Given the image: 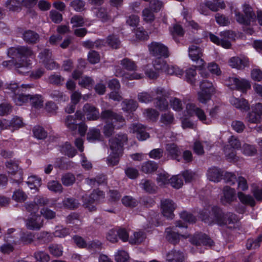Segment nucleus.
Listing matches in <instances>:
<instances>
[{
	"label": "nucleus",
	"instance_id": "c03bdc74",
	"mask_svg": "<svg viewBox=\"0 0 262 262\" xmlns=\"http://www.w3.org/2000/svg\"><path fill=\"white\" fill-rule=\"evenodd\" d=\"M171 35L176 41L178 42L177 36H182L184 34V31L182 27L179 25H174L170 30Z\"/></svg>",
	"mask_w": 262,
	"mask_h": 262
},
{
	"label": "nucleus",
	"instance_id": "7ed1b4c3",
	"mask_svg": "<svg viewBox=\"0 0 262 262\" xmlns=\"http://www.w3.org/2000/svg\"><path fill=\"white\" fill-rule=\"evenodd\" d=\"M102 120L105 121L103 133L106 137H110L114 133L115 128L119 129L125 124L122 116H102Z\"/></svg>",
	"mask_w": 262,
	"mask_h": 262
},
{
	"label": "nucleus",
	"instance_id": "a211bd4d",
	"mask_svg": "<svg viewBox=\"0 0 262 262\" xmlns=\"http://www.w3.org/2000/svg\"><path fill=\"white\" fill-rule=\"evenodd\" d=\"M27 228L31 230H39L43 225V220L39 215L29 217L25 221Z\"/></svg>",
	"mask_w": 262,
	"mask_h": 262
},
{
	"label": "nucleus",
	"instance_id": "052dcab7",
	"mask_svg": "<svg viewBox=\"0 0 262 262\" xmlns=\"http://www.w3.org/2000/svg\"><path fill=\"white\" fill-rule=\"evenodd\" d=\"M97 17L100 18L102 21L106 22L110 19L107 14L106 9L105 8L101 7L97 9L96 12Z\"/></svg>",
	"mask_w": 262,
	"mask_h": 262
},
{
	"label": "nucleus",
	"instance_id": "9d476101",
	"mask_svg": "<svg viewBox=\"0 0 262 262\" xmlns=\"http://www.w3.org/2000/svg\"><path fill=\"white\" fill-rule=\"evenodd\" d=\"M8 55L13 58L14 57L17 58L25 57L24 60H27L26 58L31 57L34 55L32 49L27 46H19L16 48H11L8 51Z\"/></svg>",
	"mask_w": 262,
	"mask_h": 262
},
{
	"label": "nucleus",
	"instance_id": "4be33fe9",
	"mask_svg": "<svg viewBox=\"0 0 262 262\" xmlns=\"http://www.w3.org/2000/svg\"><path fill=\"white\" fill-rule=\"evenodd\" d=\"M84 116H67L65 119V125L71 132H75L79 122L82 121Z\"/></svg>",
	"mask_w": 262,
	"mask_h": 262
},
{
	"label": "nucleus",
	"instance_id": "3c124183",
	"mask_svg": "<svg viewBox=\"0 0 262 262\" xmlns=\"http://www.w3.org/2000/svg\"><path fill=\"white\" fill-rule=\"evenodd\" d=\"M115 259L116 262H128L129 255L124 250H118L115 254Z\"/></svg>",
	"mask_w": 262,
	"mask_h": 262
},
{
	"label": "nucleus",
	"instance_id": "49530a36",
	"mask_svg": "<svg viewBox=\"0 0 262 262\" xmlns=\"http://www.w3.org/2000/svg\"><path fill=\"white\" fill-rule=\"evenodd\" d=\"M165 70L163 72L169 75H176L178 76H181L183 72L179 68L168 64H164Z\"/></svg>",
	"mask_w": 262,
	"mask_h": 262
},
{
	"label": "nucleus",
	"instance_id": "37998d69",
	"mask_svg": "<svg viewBox=\"0 0 262 262\" xmlns=\"http://www.w3.org/2000/svg\"><path fill=\"white\" fill-rule=\"evenodd\" d=\"M108 46L113 49H118L120 47L121 42L119 37L115 35H109L106 39Z\"/></svg>",
	"mask_w": 262,
	"mask_h": 262
},
{
	"label": "nucleus",
	"instance_id": "69168bd1",
	"mask_svg": "<svg viewBox=\"0 0 262 262\" xmlns=\"http://www.w3.org/2000/svg\"><path fill=\"white\" fill-rule=\"evenodd\" d=\"M70 5L75 11L80 12L84 10L85 2L82 0H74Z\"/></svg>",
	"mask_w": 262,
	"mask_h": 262
},
{
	"label": "nucleus",
	"instance_id": "412c9836",
	"mask_svg": "<svg viewBox=\"0 0 262 262\" xmlns=\"http://www.w3.org/2000/svg\"><path fill=\"white\" fill-rule=\"evenodd\" d=\"M24 126V123L21 119L18 117L15 116L11 120L4 119L0 121V126L3 128H7L8 127H11L14 129L19 128Z\"/></svg>",
	"mask_w": 262,
	"mask_h": 262
},
{
	"label": "nucleus",
	"instance_id": "20e7f679",
	"mask_svg": "<svg viewBox=\"0 0 262 262\" xmlns=\"http://www.w3.org/2000/svg\"><path fill=\"white\" fill-rule=\"evenodd\" d=\"M243 12L244 14L235 11V18L239 24L245 26H250L255 21L256 16L252 8L247 4H244L243 6Z\"/></svg>",
	"mask_w": 262,
	"mask_h": 262
},
{
	"label": "nucleus",
	"instance_id": "b1692460",
	"mask_svg": "<svg viewBox=\"0 0 262 262\" xmlns=\"http://www.w3.org/2000/svg\"><path fill=\"white\" fill-rule=\"evenodd\" d=\"M22 38L28 44H35L39 40V35L38 33L31 30H28L22 33Z\"/></svg>",
	"mask_w": 262,
	"mask_h": 262
},
{
	"label": "nucleus",
	"instance_id": "a19ab883",
	"mask_svg": "<svg viewBox=\"0 0 262 262\" xmlns=\"http://www.w3.org/2000/svg\"><path fill=\"white\" fill-rule=\"evenodd\" d=\"M34 136L38 139H44L47 136V133L43 128L40 126L36 125L33 128Z\"/></svg>",
	"mask_w": 262,
	"mask_h": 262
},
{
	"label": "nucleus",
	"instance_id": "5701e85b",
	"mask_svg": "<svg viewBox=\"0 0 262 262\" xmlns=\"http://www.w3.org/2000/svg\"><path fill=\"white\" fill-rule=\"evenodd\" d=\"M165 150L168 157L180 161L179 158L181 155L182 150L177 144L174 143L167 144L165 146Z\"/></svg>",
	"mask_w": 262,
	"mask_h": 262
},
{
	"label": "nucleus",
	"instance_id": "f3484780",
	"mask_svg": "<svg viewBox=\"0 0 262 262\" xmlns=\"http://www.w3.org/2000/svg\"><path fill=\"white\" fill-rule=\"evenodd\" d=\"M190 242L193 245L196 246L203 245L206 246L211 247L214 245L213 241L206 234L203 233L195 234L191 239Z\"/></svg>",
	"mask_w": 262,
	"mask_h": 262
},
{
	"label": "nucleus",
	"instance_id": "a878e982",
	"mask_svg": "<svg viewBox=\"0 0 262 262\" xmlns=\"http://www.w3.org/2000/svg\"><path fill=\"white\" fill-rule=\"evenodd\" d=\"M198 67H199L198 66ZM197 66H192L188 68L185 71V79L187 82L191 85H194L196 82V68Z\"/></svg>",
	"mask_w": 262,
	"mask_h": 262
},
{
	"label": "nucleus",
	"instance_id": "423d86ee",
	"mask_svg": "<svg viewBox=\"0 0 262 262\" xmlns=\"http://www.w3.org/2000/svg\"><path fill=\"white\" fill-rule=\"evenodd\" d=\"M201 91L198 93V99L201 103H206L211 99L215 88L212 82L208 80H203L200 83Z\"/></svg>",
	"mask_w": 262,
	"mask_h": 262
},
{
	"label": "nucleus",
	"instance_id": "6e6552de",
	"mask_svg": "<svg viewBox=\"0 0 262 262\" xmlns=\"http://www.w3.org/2000/svg\"><path fill=\"white\" fill-rule=\"evenodd\" d=\"M104 193L99 189L94 190L88 197L83 198V205L90 211L96 210V207L93 204L104 199Z\"/></svg>",
	"mask_w": 262,
	"mask_h": 262
},
{
	"label": "nucleus",
	"instance_id": "774afa93",
	"mask_svg": "<svg viewBox=\"0 0 262 262\" xmlns=\"http://www.w3.org/2000/svg\"><path fill=\"white\" fill-rule=\"evenodd\" d=\"M215 18L216 23L221 26H227L230 24L229 18L223 14L216 13Z\"/></svg>",
	"mask_w": 262,
	"mask_h": 262
},
{
	"label": "nucleus",
	"instance_id": "8fccbe9b",
	"mask_svg": "<svg viewBox=\"0 0 262 262\" xmlns=\"http://www.w3.org/2000/svg\"><path fill=\"white\" fill-rule=\"evenodd\" d=\"M61 180L64 186H69L74 183L75 177L73 174L67 173L62 176Z\"/></svg>",
	"mask_w": 262,
	"mask_h": 262
},
{
	"label": "nucleus",
	"instance_id": "0e129e2a",
	"mask_svg": "<svg viewBox=\"0 0 262 262\" xmlns=\"http://www.w3.org/2000/svg\"><path fill=\"white\" fill-rule=\"evenodd\" d=\"M12 198L17 202H23L27 200V195L22 190H17L14 192Z\"/></svg>",
	"mask_w": 262,
	"mask_h": 262
},
{
	"label": "nucleus",
	"instance_id": "ddd939ff",
	"mask_svg": "<svg viewBox=\"0 0 262 262\" xmlns=\"http://www.w3.org/2000/svg\"><path fill=\"white\" fill-rule=\"evenodd\" d=\"M6 166L8 169L9 173L16 176L14 178H13L14 182L20 183L23 180V176L21 171L18 168V164L15 162L10 160L6 162Z\"/></svg>",
	"mask_w": 262,
	"mask_h": 262
},
{
	"label": "nucleus",
	"instance_id": "aec40b11",
	"mask_svg": "<svg viewBox=\"0 0 262 262\" xmlns=\"http://www.w3.org/2000/svg\"><path fill=\"white\" fill-rule=\"evenodd\" d=\"M203 52L201 48L195 45H192L189 48V56L192 60L199 63V67L203 66L204 61L201 58Z\"/></svg>",
	"mask_w": 262,
	"mask_h": 262
},
{
	"label": "nucleus",
	"instance_id": "4468645a",
	"mask_svg": "<svg viewBox=\"0 0 262 262\" xmlns=\"http://www.w3.org/2000/svg\"><path fill=\"white\" fill-rule=\"evenodd\" d=\"M156 94V106L161 111H165L168 107V102L165 98L164 91L162 88H158L155 89Z\"/></svg>",
	"mask_w": 262,
	"mask_h": 262
},
{
	"label": "nucleus",
	"instance_id": "6e6d98bb",
	"mask_svg": "<svg viewBox=\"0 0 262 262\" xmlns=\"http://www.w3.org/2000/svg\"><path fill=\"white\" fill-rule=\"evenodd\" d=\"M170 183L172 187L179 189L183 185L182 177L180 175L173 176L170 178Z\"/></svg>",
	"mask_w": 262,
	"mask_h": 262
},
{
	"label": "nucleus",
	"instance_id": "c9c22d12",
	"mask_svg": "<svg viewBox=\"0 0 262 262\" xmlns=\"http://www.w3.org/2000/svg\"><path fill=\"white\" fill-rule=\"evenodd\" d=\"M237 196L243 204L249 205L252 207L254 206L255 204L254 199L250 195H246L242 192H239L237 193Z\"/></svg>",
	"mask_w": 262,
	"mask_h": 262
},
{
	"label": "nucleus",
	"instance_id": "72a5a7b5",
	"mask_svg": "<svg viewBox=\"0 0 262 262\" xmlns=\"http://www.w3.org/2000/svg\"><path fill=\"white\" fill-rule=\"evenodd\" d=\"M43 98L40 95L36 94L31 95L30 99V103L31 105L36 108H41L43 105Z\"/></svg>",
	"mask_w": 262,
	"mask_h": 262
},
{
	"label": "nucleus",
	"instance_id": "bb28decb",
	"mask_svg": "<svg viewBox=\"0 0 262 262\" xmlns=\"http://www.w3.org/2000/svg\"><path fill=\"white\" fill-rule=\"evenodd\" d=\"M230 103L236 108L242 111H248L249 110V105L246 100L244 99H238L232 97L230 99Z\"/></svg>",
	"mask_w": 262,
	"mask_h": 262
},
{
	"label": "nucleus",
	"instance_id": "cd10ccee",
	"mask_svg": "<svg viewBox=\"0 0 262 262\" xmlns=\"http://www.w3.org/2000/svg\"><path fill=\"white\" fill-rule=\"evenodd\" d=\"M166 257L167 260L169 262H183L184 259L183 253L176 250H173L168 252Z\"/></svg>",
	"mask_w": 262,
	"mask_h": 262
},
{
	"label": "nucleus",
	"instance_id": "9b49d317",
	"mask_svg": "<svg viewBox=\"0 0 262 262\" xmlns=\"http://www.w3.org/2000/svg\"><path fill=\"white\" fill-rule=\"evenodd\" d=\"M30 60L20 59L18 61H14V60L5 61L3 62V66L8 68H11L14 67L18 73L24 74L27 73L28 67L30 65Z\"/></svg>",
	"mask_w": 262,
	"mask_h": 262
},
{
	"label": "nucleus",
	"instance_id": "4c0bfd02",
	"mask_svg": "<svg viewBox=\"0 0 262 262\" xmlns=\"http://www.w3.org/2000/svg\"><path fill=\"white\" fill-rule=\"evenodd\" d=\"M62 205L65 208L70 209H74L78 207L79 203L75 199L67 198L63 200Z\"/></svg>",
	"mask_w": 262,
	"mask_h": 262
},
{
	"label": "nucleus",
	"instance_id": "338daca9",
	"mask_svg": "<svg viewBox=\"0 0 262 262\" xmlns=\"http://www.w3.org/2000/svg\"><path fill=\"white\" fill-rule=\"evenodd\" d=\"M34 237V234L30 232H23L20 236V241L25 244L31 243Z\"/></svg>",
	"mask_w": 262,
	"mask_h": 262
},
{
	"label": "nucleus",
	"instance_id": "de8ad7c7",
	"mask_svg": "<svg viewBox=\"0 0 262 262\" xmlns=\"http://www.w3.org/2000/svg\"><path fill=\"white\" fill-rule=\"evenodd\" d=\"M27 184L30 189H36L40 186L41 180L35 176H31L28 178Z\"/></svg>",
	"mask_w": 262,
	"mask_h": 262
},
{
	"label": "nucleus",
	"instance_id": "473e14b6",
	"mask_svg": "<svg viewBox=\"0 0 262 262\" xmlns=\"http://www.w3.org/2000/svg\"><path fill=\"white\" fill-rule=\"evenodd\" d=\"M5 6L11 11H18L21 10V3L18 0H7Z\"/></svg>",
	"mask_w": 262,
	"mask_h": 262
},
{
	"label": "nucleus",
	"instance_id": "0eeeda50",
	"mask_svg": "<svg viewBox=\"0 0 262 262\" xmlns=\"http://www.w3.org/2000/svg\"><path fill=\"white\" fill-rule=\"evenodd\" d=\"M226 85L230 89L237 90L245 92L250 89L251 85L249 82L245 79H239L234 77H229L225 80Z\"/></svg>",
	"mask_w": 262,
	"mask_h": 262
},
{
	"label": "nucleus",
	"instance_id": "603ef678",
	"mask_svg": "<svg viewBox=\"0 0 262 262\" xmlns=\"http://www.w3.org/2000/svg\"><path fill=\"white\" fill-rule=\"evenodd\" d=\"M141 184L142 188L147 192L152 193L156 191L157 187L150 181L147 180H143Z\"/></svg>",
	"mask_w": 262,
	"mask_h": 262
},
{
	"label": "nucleus",
	"instance_id": "864d4df0",
	"mask_svg": "<svg viewBox=\"0 0 262 262\" xmlns=\"http://www.w3.org/2000/svg\"><path fill=\"white\" fill-rule=\"evenodd\" d=\"M47 186L48 189L52 191L59 193L62 192V186L58 181H51L48 182Z\"/></svg>",
	"mask_w": 262,
	"mask_h": 262
},
{
	"label": "nucleus",
	"instance_id": "f8f14e48",
	"mask_svg": "<svg viewBox=\"0 0 262 262\" xmlns=\"http://www.w3.org/2000/svg\"><path fill=\"white\" fill-rule=\"evenodd\" d=\"M161 207L163 215L167 219H172L174 216L173 211L176 205L171 200L164 199L161 200Z\"/></svg>",
	"mask_w": 262,
	"mask_h": 262
},
{
	"label": "nucleus",
	"instance_id": "c85d7f7f",
	"mask_svg": "<svg viewBox=\"0 0 262 262\" xmlns=\"http://www.w3.org/2000/svg\"><path fill=\"white\" fill-rule=\"evenodd\" d=\"M121 105L122 110L128 113L135 111L138 107V102L132 99L125 100L122 102Z\"/></svg>",
	"mask_w": 262,
	"mask_h": 262
},
{
	"label": "nucleus",
	"instance_id": "79ce46f5",
	"mask_svg": "<svg viewBox=\"0 0 262 262\" xmlns=\"http://www.w3.org/2000/svg\"><path fill=\"white\" fill-rule=\"evenodd\" d=\"M121 64L124 69L127 71H136L137 66L136 63L128 58H124L121 61Z\"/></svg>",
	"mask_w": 262,
	"mask_h": 262
},
{
	"label": "nucleus",
	"instance_id": "6ab92c4d",
	"mask_svg": "<svg viewBox=\"0 0 262 262\" xmlns=\"http://www.w3.org/2000/svg\"><path fill=\"white\" fill-rule=\"evenodd\" d=\"M229 63L232 68L241 70L249 66V59L245 56L233 57L230 59Z\"/></svg>",
	"mask_w": 262,
	"mask_h": 262
},
{
	"label": "nucleus",
	"instance_id": "680f3d73",
	"mask_svg": "<svg viewBox=\"0 0 262 262\" xmlns=\"http://www.w3.org/2000/svg\"><path fill=\"white\" fill-rule=\"evenodd\" d=\"M24 206L26 210L31 214H35L38 212L39 210V207L35 203L34 201L33 202H28L25 203Z\"/></svg>",
	"mask_w": 262,
	"mask_h": 262
},
{
	"label": "nucleus",
	"instance_id": "1a4fd4ad",
	"mask_svg": "<svg viewBox=\"0 0 262 262\" xmlns=\"http://www.w3.org/2000/svg\"><path fill=\"white\" fill-rule=\"evenodd\" d=\"M150 54L159 58H167L169 56L168 48L159 42L154 41L148 45Z\"/></svg>",
	"mask_w": 262,
	"mask_h": 262
},
{
	"label": "nucleus",
	"instance_id": "f704fd0d",
	"mask_svg": "<svg viewBox=\"0 0 262 262\" xmlns=\"http://www.w3.org/2000/svg\"><path fill=\"white\" fill-rule=\"evenodd\" d=\"M145 238V234L143 232H136L133 236H130L129 242L131 244H139L142 243Z\"/></svg>",
	"mask_w": 262,
	"mask_h": 262
},
{
	"label": "nucleus",
	"instance_id": "2eb2a0df",
	"mask_svg": "<svg viewBox=\"0 0 262 262\" xmlns=\"http://www.w3.org/2000/svg\"><path fill=\"white\" fill-rule=\"evenodd\" d=\"M130 132L136 135L139 140L144 141L149 138V135L146 131L145 126L141 124H133L130 127Z\"/></svg>",
	"mask_w": 262,
	"mask_h": 262
},
{
	"label": "nucleus",
	"instance_id": "a18cd8bd",
	"mask_svg": "<svg viewBox=\"0 0 262 262\" xmlns=\"http://www.w3.org/2000/svg\"><path fill=\"white\" fill-rule=\"evenodd\" d=\"M121 202L125 206L131 208L137 206L138 204V202L136 199L129 195L123 196Z\"/></svg>",
	"mask_w": 262,
	"mask_h": 262
},
{
	"label": "nucleus",
	"instance_id": "e433bc0d",
	"mask_svg": "<svg viewBox=\"0 0 262 262\" xmlns=\"http://www.w3.org/2000/svg\"><path fill=\"white\" fill-rule=\"evenodd\" d=\"M154 94H155V90L151 91L150 93L145 92L140 93L138 94V99L140 102L148 103L152 100L155 96Z\"/></svg>",
	"mask_w": 262,
	"mask_h": 262
},
{
	"label": "nucleus",
	"instance_id": "13d9d810",
	"mask_svg": "<svg viewBox=\"0 0 262 262\" xmlns=\"http://www.w3.org/2000/svg\"><path fill=\"white\" fill-rule=\"evenodd\" d=\"M49 250L51 254L54 256H60L62 254V248L57 244H52L49 247Z\"/></svg>",
	"mask_w": 262,
	"mask_h": 262
},
{
	"label": "nucleus",
	"instance_id": "2f4dec72",
	"mask_svg": "<svg viewBox=\"0 0 262 262\" xmlns=\"http://www.w3.org/2000/svg\"><path fill=\"white\" fill-rule=\"evenodd\" d=\"M86 139L91 142L100 140L101 139L100 130L95 128H90L87 133Z\"/></svg>",
	"mask_w": 262,
	"mask_h": 262
},
{
	"label": "nucleus",
	"instance_id": "7c9ffc66",
	"mask_svg": "<svg viewBox=\"0 0 262 262\" xmlns=\"http://www.w3.org/2000/svg\"><path fill=\"white\" fill-rule=\"evenodd\" d=\"M158 168L157 164L151 161L144 162L141 166V171L145 173H150L156 171Z\"/></svg>",
	"mask_w": 262,
	"mask_h": 262
},
{
	"label": "nucleus",
	"instance_id": "09e8293b",
	"mask_svg": "<svg viewBox=\"0 0 262 262\" xmlns=\"http://www.w3.org/2000/svg\"><path fill=\"white\" fill-rule=\"evenodd\" d=\"M31 96L30 95H25L17 93L14 98L15 102L16 104L21 105L29 100L30 101Z\"/></svg>",
	"mask_w": 262,
	"mask_h": 262
},
{
	"label": "nucleus",
	"instance_id": "58836bf2",
	"mask_svg": "<svg viewBox=\"0 0 262 262\" xmlns=\"http://www.w3.org/2000/svg\"><path fill=\"white\" fill-rule=\"evenodd\" d=\"M262 242V234L259 235L255 239H249L246 243V247L248 249H256L260 246V244Z\"/></svg>",
	"mask_w": 262,
	"mask_h": 262
},
{
	"label": "nucleus",
	"instance_id": "c756f323",
	"mask_svg": "<svg viewBox=\"0 0 262 262\" xmlns=\"http://www.w3.org/2000/svg\"><path fill=\"white\" fill-rule=\"evenodd\" d=\"M166 239L173 244H177L180 241V235L173 231L171 228H167L165 231Z\"/></svg>",
	"mask_w": 262,
	"mask_h": 262
},
{
	"label": "nucleus",
	"instance_id": "5fc2aeb1",
	"mask_svg": "<svg viewBox=\"0 0 262 262\" xmlns=\"http://www.w3.org/2000/svg\"><path fill=\"white\" fill-rule=\"evenodd\" d=\"M242 151L243 154L248 156H254L257 152V150L254 146L248 144H244L243 145Z\"/></svg>",
	"mask_w": 262,
	"mask_h": 262
},
{
	"label": "nucleus",
	"instance_id": "393cba45",
	"mask_svg": "<svg viewBox=\"0 0 262 262\" xmlns=\"http://www.w3.org/2000/svg\"><path fill=\"white\" fill-rule=\"evenodd\" d=\"M223 176V171L216 167H212L208 170L207 177L210 181L218 182Z\"/></svg>",
	"mask_w": 262,
	"mask_h": 262
},
{
	"label": "nucleus",
	"instance_id": "dca6fc26",
	"mask_svg": "<svg viewBox=\"0 0 262 262\" xmlns=\"http://www.w3.org/2000/svg\"><path fill=\"white\" fill-rule=\"evenodd\" d=\"M236 200V192L234 189L229 186H225L223 189V195L221 198V202L224 205L231 204Z\"/></svg>",
	"mask_w": 262,
	"mask_h": 262
},
{
	"label": "nucleus",
	"instance_id": "f03ea898",
	"mask_svg": "<svg viewBox=\"0 0 262 262\" xmlns=\"http://www.w3.org/2000/svg\"><path fill=\"white\" fill-rule=\"evenodd\" d=\"M127 141V135L121 133L109 140V146L112 152L107 158L106 161L108 166L113 167L119 163V158L123 153L124 145Z\"/></svg>",
	"mask_w": 262,
	"mask_h": 262
},
{
	"label": "nucleus",
	"instance_id": "bf43d9fd",
	"mask_svg": "<svg viewBox=\"0 0 262 262\" xmlns=\"http://www.w3.org/2000/svg\"><path fill=\"white\" fill-rule=\"evenodd\" d=\"M50 96L55 100L59 101H66L69 99L68 97L62 92L57 90L53 91L50 94Z\"/></svg>",
	"mask_w": 262,
	"mask_h": 262
},
{
	"label": "nucleus",
	"instance_id": "e2e57ef3",
	"mask_svg": "<svg viewBox=\"0 0 262 262\" xmlns=\"http://www.w3.org/2000/svg\"><path fill=\"white\" fill-rule=\"evenodd\" d=\"M62 151L69 157H73L76 153V150L72 145L68 143L62 147Z\"/></svg>",
	"mask_w": 262,
	"mask_h": 262
},
{
	"label": "nucleus",
	"instance_id": "f257e3e1",
	"mask_svg": "<svg viewBox=\"0 0 262 262\" xmlns=\"http://www.w3.org/2000/svg\"><path fill=\"white\" fill-rule=\"evenodd\" d=\"M200 217L209 225L217 224L220 226L234 224L238 221L236 214L231 212L225 213L217 206H208L203 209L200 213Z\"/></svg>",
	"mask_w": 262,
	"mask_h": 262
},
{
	"label": "nucleus",
	"instance_id": "39448f33",
	"mask_svg": "<svg viewBox=\"0 0 262 262\" xmlns=\"http://www.w3.org/2000/svg\"><path fill=\"white\" fill-rule=\"evenodd\" d=\"M220 38L211 33L209 34L211 41L213 43L221 45L224 48H230L231 46L230 40L235 39V33L232 31L226 30L220 32Z\"/></svg>",
	"mask_w": 262,
	"mask_h": 262
},
{
	"label": "nucleus",
	"instance_id": "ea45409f",
	"mask_svg": "<svg viewBox=\"0 0 262 262\" xmlns=\"http://www.w3.org/2000/svg\"><path fill=\"white\" fill-rule=\"evenodd\" d=\"M186 111L188 115H205L200 107L193 103H188L186 105Z\"/></svg>",
	"mask_w": 262,
	"mask_h": 262
},
{
	"label": "nucleus",
	"instance_id": "4d7b16f0",
	"mask_svg": "<svg viewBox=\"0 0 262 262\" xmlns=\"http://www.w3.org/2000/svg\"><path fill=\"white\" fill-rule=\"evenodd\" d=\"M153 11L150 8H145L142 11V16L144 21L147 23H150L155 19V15Z\"/></svg>",
	"mask_w": 262,
	"mask_h": 262
}]
</instances>
